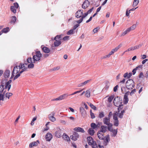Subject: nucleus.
<instances>
[{
	"label": "nucleus",
	"mask_w": 148,
	"mask_h": 148,
	"mask_svg": "<svg viewBox=\"0 0 148 148\" xmlns=\"http://www.w3.org/2000/svg\"><path fill=\"white\" fill-rule=\"evenodd\" d=\"M42 56V54L39 51L36 52L35 54L33 56V59L31 58L27 59L28 64H20L18 66L15 67L12 72L11 77H14V80L17 79L20 75V74L27 68H32L34 67L35 61H39Z\"/></svg>",
	"instance_id": "1"
},
{
	"label": "nucleus",
	"mask_w": 148,
	"mask_h": 148,
	"mask_svg": "<svg viewBox=\"0 0 148 148\" xmlns=\"http://www.w3.org/2000/svg\"><path fill=\"white\" fill-rule=\"evenodd\" d=\"M122 44L121 43L119 44L117 47L112 49L111 51L108 54L103 57L102 58L104 59L109 58L111 55L113 54L115 52H117L118 50L122 47Z\"/></svg>",
	"instance_id": "2"
},
{
	"label": "nucleus",
	"mask_w": 148,
	"mask_h": 148,
	"mask_svg": "<svg viewBox=\"0 0 148 148\" xmlns=\"http://www.w3.org/2000/svg\"><path fill=\"white\" fill-rule=\"evenodd\" d=\"M126 88L129 89H132L134 86V82L133 80L129 79L127 81L126 83Z\"/></svg>",
	"instance_id": "3"
},
{
	"label": "nucleus",
	"mask_w": 148,
	"mask_h": 148,
	"mask_svg": "<svg viewBox=\"0 0 148 148\" xmlns=\"http://www.w3.org/2000/svg\"><path fill=\"white\" fill-rule=\"evenodd\" d=\"M110 118L107 117L104 118L103 120V122L104 124L107 125L108 126V129L111 130L110 128L111 127H112V125L110 122Z\"/></svg>",
	"instance_id": "4"
},
{
	"label": "nucleus",
	"mask_w": 148,
	"mask_h": 148,
	"mask_svg": "<svg viewBox=\"0 0 148 148\" xmlns=\"http://www.w3.org/2000/svg\"><path fill=\"white\" fill-rule=\"evenodd\" d=\"M53 40H55L54 44L55 47L59 46L61 43V36H60L57 35L53 39Z\"/></svg>",
	"instance_id": "5"
},
{
	"label": "nucleus",
	"mask_w": 148,
	"mask_h": 148,
	"mask_svg": "<svg viewBox=\"0 0 148 148\" xmlns=\"http://www.w3.org/2000/svg\"><path fill=\"white\" fill-rule=\"evenodd\" d=\"M113 102L114 105L117 107L120 106L122 103V100L121 98L117 97L114 98Z\"/></svg>",
	"instance_id": "6"
},
{
	"label": "nucleus",
	"mask_w": 148,
	"mask_h": 148,
	"mask_svg": "<svg viewBox=\"0 0 148 148\" xmlns=\"http://www.w3.org/2000/svg\"><path fill=\"white\" fill-rule=\"evenodd\" d=\"M119 111L118 112H116L113 115V119L114 120V125L116 126H117L119 125V121L118 119L117 116L119 114Z\"/></svg>",
	"instance_id": "7"
},
{
	"label": "nucleus",
	"mask_w": 148,
	"mask_h": 148,
	"mask_svg": "<svg viewBox=\"0 0 148 148\" xmlns=\"http://www.w3.org/2000/svg\"><path fill=\"white\" fill-rule=\"evenodd\" d=\"M62 133L61 130L59 128H57L55 132V135L57 138H60L62 136Z\"/></svg>",
	"instance_id": "8"
},
{
	"label": "nucleus",
	"mask_w": 148,
	"mask_h": 148,
	"mask_svg": "<svg viewBox=\"0 0 148 148\" xmlns=\"http://www.w3.org/2000/svg\"><path fill=\"white\" fill-rule=\"evenodd\" d=\"M79 137V135L78 133L75 132L73 134L70 136L71 138L73 140L76 141Z\"/></svg>",
	"instance_id": "9"
},
{
	"label": "nucleus",
	"mask_w": 148,
	"mask_h": 148,
	"mask_svg": "<svg viewBox=\"0 0 148 148\" xmlns=\"http://www.w3.org/2000/svg\"><path fill=\"white\" fill-rule=\"evenodd\" d=\"M55 114L54 112H53L48 115L49 119L53 122H54L56 120L55 118L54 117Z\"/></svg>",
	"instance_id": "10"
},
{
	"label": "nucleus",
	"mask_w": 148,
	"mask_h": 148,
	"mask_svg": "<svg viewBox=\"0 0 148 148\" xmlns=\"http://www.w3.org/2000/svg\"><path fill=\"white\" fill-rule=\"evenodd\" d=\"M38 143H39V142L38 140H37L36 141L32 142L29 144V147L30 148H32L34 146H36L38 145Z\"/></svg>",
	"instance_id": "11"
},
{
	"label": "nucleus",
	"mask_w": 148,
	"mask_h": 148,
	"mask_svg": "<svg viewBox=\"0 0 148 148\" xmlns=\"http://www.w3.org/2000/svg\"><path fill=\"white\" fill-rule=\"evenodd\" d=\"M45 138L47 141H50L52 139L53 136L50 133H48L45 136Z\"/></svg>",
	"instance_id": "12"
},
{
	"label": "nucleus",
	"mask_w": 148,
	"mask_h": 148,
	"mask_svg": "<svg viewBox=\"0 0 148 148\" xmlns=\"http://www.w3.org/2000/svg\"><path fill=\"white\" fill-rule=\"evenodd\" d=\"M89 2L88 0H85L82 4V7L83 8H86L89 5Z\"/></svg>",
	"instance_id": "13"
},
{
	"label": "nucleus",
	"mask_w": 148,
	"mask_h": 148,
	"mask_svg": "<svg viewBox=\"0 0 148 148\" xmlns=\"http://www.w3.org/2000/svg\"><path fill=\"white\" fill-rule=\"evenodd\" d=\"M87 139L88 143L90 145H92V144H94L95 142L94 140L92 138L91 136L88 137L87 138Z\"/></svg>",
	"instance_id": "14"
},
{
	"label": "nucleus",
	"mask_w": 148,
	"mask_h": 148,
	"mask_svg": "<svg viewBox=\"0 0 148 148\" xmlns=\"http://www.w3.org/2000/svg\"><path fill=\"white\" fill-rule=\"evenodd\" d=\"M83 13L81 10H79L76 13H75V17L77 18H79L82 16Z\"/></svg>",
	"instance_id": "15"
},
{
	"label": "nucleus",
	"mask_w": 148,
	"mask_h": 148,
	"mask_svg": "<svg viewBox=\"0 0 148 148\" xmlns=\"http://www.w3.org/2000/svg\"><path fill=\"white\" fill-rule=\"evenodd\" d=\"M73 130L77 132H81L83 133L85 132V131L84 130L79 127H76L73 129Z\"/></svg>",
	"instance_id": "16"
},
{
	"label": "nucleus",
	"mask_w": 148,
	"mask_h": 148,
	"mask_svg": "<svg viewBox=\"0 0 148 148\" xmlns=\"http://www.w3.org/2000/svg\"><path fill=\"white\" fill-rule=\"evenodd\" d=\"M104 133L101 131H99L98 132L97 135L98 137L100 139H103V138L104 136H103Z\"/></svg>",
	"instance_id": "17"
},
{
	"label": "nucleus",
	"mask_w": 148,
	"mask_h": 148,
	"mask_svg": "<svg viewBox=\"0 0 148 148\" xmlns=\"http://www.w3.org/2000/svg\"><path fill=\"white\" fill-rule=\"evenodd\" d=\"M41 48H42V49L43 51L45 53H48L50 52V50L47 47H42V46L41 47Z\"/></svg>",
	"instance_id": "18"
},
{
	"label": "nucleus",
	"mask_w": 148,
	"mask_h": 148,
	"mask_svg": "<svg viewBox=\"0 0 148 148\" xmlns=\"http://www.w3.org/2000/svg\"><path fill=\"white\" fill-rule=\"evenodd\" d=\"M101 130L99 131H101L102 132L104 133L106 132L107 130V128L108 129V127L105 125H102L101 126Z\"/></svg>",
	"instance_id": "19"
},
{
	"label": "nucleus",
	"mask_w": 148,
	"mask_h": 148,
	"mask_svg": "<svg viewBox=\"0 0 148 148\" xmlns=\"http://www.w3.org/2000/svg\"><path fill=\"white\" fill-rule=\"evenodd\" d=\"M130 32V31L127 28L125 31L122 32L120 35L119 36L121 37L124 36Z\"/></svg>",
	"instance_id": "20"
},
{
	"label": "nucleus",
	"mask_w": 148,
	"mask_h": 148,
	"mask_svg": "<svg viewBox=\"0 0 148 148\" xmlns=\"http://www.w3.org/2000/svg\"><path fill=\"white\" fill-rule=\"evenodd\" d=\"M111 128V130H110L109 129H108V130L112 132L113 133V136H115L117 133V130H114V129H113L112 128V127H110Z\"/></svg>",
	"instance_id": "21"
},
{
	"label": "nucleus",
	"mask_w": 148,
	"mask_h": 148,
	"mask_svg": "<svg viewBox=\"0 0 148 148\" xmlns=\"http://www.w3.org/2000/svg\"><path fill=\"white\" fill-rule=\"evenodd\" d=\"M90 89L86 90L85 91V96L88 98L90 96Z\"/></svg>",
	"instance_id": "22"
},
{
	"label": "nucleus",
	"mask_w": 148,
	"mask_h": 148,
	"mask_svg": "<svg viewBox=\"0 0 148 148\" xmlns=\"http://www.w3.org/2000/svg\"><path fill=\"white\" fill-rule=\"evenodd\" d=\"M88 132L89 134L91 136L93 135L95 132L93 129L92 128H89L88 130Z\"/></svg>",
	"instance_id": "23"
},
{
	"label": "nucleus",
	"mask_w": 148,
	"mask_h": 148,
	"mask_svg": "<svg viewBox=\"0 0 148 148\" xmlns=\"http://www.w3.org/2000/svg\"><path fill=\"white\" fill-rule=\"evenodd\" d=\"M63 138L65 140L69 141L70 140V139L69 136L65 134H64L62 135Z\"/></svg>",
	"instance_id": "24"
},
{
	"label": "nucleus",
	"mask_w": 148,
	"mask_h": 148,
	"mask_svg": "<svg viewBox=\"0 0 148 148\" xmlns=\"http://www.w3.org/2000/svg\"><path fill=\"white\" fill-rule=\"evenodd\" d=\"M136 24H134L132 26L128 28L130 32L131 31L135 30L136 28Z\"/></svg>",
	"instance_id": "25"
},
{
	"label": "nucleus",
	"mask_w": 148,
	"mask_h": 148,
	"mask_svg": "<svg viewBox=\"0 0 148 148\" xmlns=\"http://www.w3.org/2000/svg\"><path fill=\"white\" fill-rule=\"evenodd\" d=\"M10 72L8 70H6L4 73V75L5 78H7L9 77L10 75Z\"/></svg>",
	"instance_id": "26"
},
{
	"label": "nucleus",
	"mask_w": 148,
	"mask_h": 148,
	"mask_svg": "<svg viewBox=\"0 0 148 148\" xmlns=\"http://www.w3.org/2000/svg\"><path fill=\"white\" fill-rule=\"evenodd\" d=\"M68 95L67 94H64L62 95H61L59 96L60 100H62L65 99V97L68 96Z\"/></svg>",
	"instance_id": "27"
},
{
	"label": "nucleus",
	"mask_w": 148,
	"mask_h": 148,
	"mask_svg": "<svg viewBox=\"0 0 148 148\" xmlns=\"http://www.w3.org/2000/svg\"><path fill=\"white\" fill-rule=\"evenodd\" d=\"M110 140V138L109 136H106V138L104 140V145H107L108 143Z\"/></svg>",
	"instance_id": "28"
},
{
	"label": "nucleus",
	"mask_w": 148,
	"mask_h": 148,
	"mask_svg": "<svg viewBox=\"0 0 148 148\" xmlns=\"http://www.w3.org/2000/svg\"><path fill=\"white\" fill-rule=\"evenodd\" d=\"M80 111L82 115H85L86 114V111L84 108L82 107H81L80 108Z\"/></svg>",
	"instance_id": "29"
},
{
	"label": "nucleus",
	"mask_w": 148,
	"mask_h": 148,
	"mask_svg": "<svg viewBox=\"0 0 148 148\" xmlns=\"http://www.w3.org/2000/svg\"><path fill=\"white\" fill-rule=\"evenodd\" d=\"M86 17L85 15L82 14V16H81V18L79 20H77L76 21V22L78 24L81 23L83 21V19L85 18Z\"/></svg>",
	"instance_id": "30"
},
{
	"label": "nucleus",
	"mask_w": 148,
	"mask_h": 148,
	"mask_svg": "<svg viewBox=\"0 0 148 148\" xmlns=\"http://www.w3.org/2000/svg\"><path fill=\"white\" fill-rule=\"evenodd\" d=\"M139 0H134L133 1L132 6L134 7L136 6L138 3Z\"/></svg>",
	"instance_id": "31"
},
{
	"label": "nucleus",
	"mask_w": 148,
	"mask_h": 148,
	"mask_svg": "<svg viewBox=\"0 0 148 148\" xmlns=\"http://www.w3.org/2000/svg\"><path fill=\"white\" fill-rule=\"evenodd\" d=\"M4 90V86L2 85H0V94H2Z\"/></svg>",
	"instance_id": "32"
},
{
	"label": "nucleus",
	"mask_w": 148,
	"mask_h": 148,
	"mask_svg": "<svg viewBox=\"0 0 148 148\" xmlns=\"http://www.w3.org/2000/svg\"><path fill=\"white\" fill-rule=\"evenodd\" d=\"M9 30V28L8 27H7L6 28H4L3 29L1 32L3 33H6L8 32Z\"/></svg>",
	"instance_id": "33"
},
{
	"label": "nucleus",
	"mask_w": 148,
	"mask_h": 148,
	"mask_svg": "<svg viewBox=\"0 0 148 148\" xmlns=\"http://www.w3.org/2000/svg\"><path fill=\"white\" fill-rule=\"evenodd\" d=\"M16 8H15L13 6H12L10 8L11 10L14 13H15L16 12Z\"/></svg>",
	"instance_id": "34"
},
{
	"label": "nucleus",
	"mask_w": 148,
	"mask_h": 148,
	"mask_svg": "<svg viewBox=\"0 0 148 148\" xmlns=\"http://www.w3.org/2000/svg\"><path fill=\"white\" fill-rule=\"evenodd\" d=\"M91 127L93 129H94L96 128H97L98 127V125H96L95 123H92L90 125Z\"/></svg>",
	"instance_id": "35"
},
{
	"label": "nucleus",
	"mask_w": 148,
	"mask_h": 148,
	"mask_svg": "<svg viewBox=\"0 0 148 148\" xmlns=\"http://www.w3.org/2000/svg\"><path fill=\"white\" fill-rule=\"evenodd\" d=\"M84 88H83V89H82L80 90L77 91H75L73 92V93L69 95H75V94H76L78 93H79L80 92H82L83 90H84Z\"/></svg>",
	"instance_id": "36"
},
{
	"label": "nucleus",
	"mask_w": 148,
	"mask_h": 148,
	"mask_svg": "<svg viewBox=\"0 0 148 148\" xmlns=\"http://www.w3.org/2000/svg\"><path fill=\"white\" fill-rule=\"evenodd\" d=\"M125 112V111L124 110H123L121 112V113L119 114L118 115L119 117L120 118H122L123 113Z\"/></svg>",
	"instance_id": "37"
},
{
	"label": "nucleus",
	"mask_w": 148,
	"mask_h": 148,
	"mask_svg": "<svg viewBox=\"0 0 148 148\" xmlns=\"http://www.w3.org/2000/svg\"><path fill=\"white\" fill-rule=\"evenodd\" d=\"M16 19V18L15 16H12V20L11 21V23H13L14 24L15 23Z\"/></svg>",
	"instance_id": "38"
},
{
	"label": "nucleus",
	"mask_w": 148,
	"mask_h": 148,
	"mask_svg": "<svg viewBox=\"0 0 148 148\" xmlns=\"http://www.w3.org/2000/svg\"><path fill=\"white\" fill-rule=\"evenodd\" d=\"M12 95V93H7L5 94V97L8 99H9L10 97Z\"/></svg>",
	"instance_id": "39"
},
{
	"label": "nucleus",
	"mask_w": 148,
	"mask_h": 148,
	"mask_svg": "<svg viewBox=\"0 0 148 148\" xmlns=\"http://www.w3.org/2000/svg\"><path fill=\"white\" fill-rule=\"evenodd\" d=\"M88 104L90 106L92 109H94V110H96V107L93 104L90 103H88Z\"/></svg>",
	"instance_id": "40"
},
{
	"label": "nucleus",
	"mask_w": 148,
	"mask_h": 148,
	"mask_svg": "<svg viewBox=\"0 0 148 148\" xmlns=\"http://www.w3.org/2000/svg\"><path fill=\"white\" fill-rule=\"evenodd\" d=\"M124 99L125 100V103H127L128 101V99L127 98V96L126 94H125L124 96Z\"/></svg>",
	"instance_id": "41"
},
{
	"label": "nucleus",
	"mask_w": 148,
	"mask_h": 148,
	"mask_svg": "<svg viewBox=\"0 0 148 148\" xmlns=\"http://www.w3.org/2000/svg\"><path fill=\"white\" fill-rule=\"evenodd\" d=\"M121 90L122 92L123 93H126V92H127L125 88L124 87H121Z\"/></svg>",
	"instance_id": "42"
},
{
	"label": "nucleus",
	"mask_w": 148,
	"mask_h": 148,
	"mask_svg": "<svg viewBox=\"0 0 148 148\" xmlns=\"http://www.w3.org/2000/svg\"><path fill=\"white\" fill-rule=\"evenodd\" d=\"M11 86V85H8V84H6L5 87L4 88V89L8 88V90L9 91L10 88Z\"/></svg>",
	"instance_id": "43"
},
{
	"label": "nucleus",
	"mask_w": 148,
	"mask_h": 148,
	"mask_svg": "<svg viewBox=\"0 0 148 148\" xmlns=\"http://www.w3.org/2000/svg\"><path fill=\"white\" fill-rule=\"evenodd\" d=\"M73 32H74V30L71 29L69 30L67 32V34L68 35H71V34H73Z\"/></svg>",
	"instance_id": "44"
},
{
	"label": "nucleus",
	"mask_w": 148,
	"mask_h": 148,
	"mask_svg": "<svg viewBox=\"0 0 148 148\" xmlns=\"http://www.w3.org/2000/svg\"><path fill=\"white\" fill-rule=\"evenodd\" d=\"M36 119H37V117H34L33 119L32 120V121H31V125H34V122L35 121H36Z\"/></svg>",
	"instance_id": "45"
},
{
	"label": "nucleus",
	"mask_w": 148,
	"mask_h": 148,
	"mask_svg": "<svg viewBox=\"0 0 148 148\" xmlns=\"http://www.w3.org/2000/svg\"><path fill=\"white\" fill-rule=\"evenodd\" d=\"M104 116V113L103 112H100L99 114V117L100 118H101Z\"/></svg>",
	"instance_id": "46"
},
{
	"label": "nucleus",
	"mask_w": 148,
	"mask_h": 148,
	"mask_svg": "<svg viewBox=\"0 0 148 148\" xmlns=\"http://www.w3.org/2000/svg\"><path fill=\"white\" fill-rule=\"evenodd\" d=\"M91 145H92V148H98L97 144L96 143V142H95L94 144H92Z\"/></svg>",
	"instance_id": "47"
},
{
	"label": "nucleus",
	"mask_w": 148,
	"mask_h": 148,
	"mask_svg": "<svg viewBox=\"0 0 148 148\" xmlns=\"http://www.w3.org/2000/svg\"><path fill=\"white\" fill-rule=\"evenodd\" d=\"M4 100V95L2 94H0V102L1 101Z\"/></svg>",
	"instance_id": "48"
},
{
	"label": "nucleus",
	"mask_w": 148,
	"mask_h": 148,
	"mask_svg": "<svg viewBox=\"0 0 148 148\" xmlns=\"http://www.w3.org/2000/svg\"><path fill=\"white\" fill-rule=\"evenodd\" d=\"M114 98V97L113 96H111L110 97L108 98V101L109 102H111L112 100Z\"/></svg>",
	"instance_id": "49"
},
{
	"label": "nucleus",
	"mask_w": 148,
	"mask_h": 148,
	"mask_svg": "<svg viewBox=\"0 0 148 148\" xmlns=\"http://www.w3.org/2000/svg\"><path fill=\"white\" fill-rule=\"evenodd\" d=\"M69 36H65L63 38V40H64V41L67 40H69Z\"/></svg>",
	"instance_id": "50"
},
{
	"label": "nucleus",
	"mask_w": 148,
	"mask_h": 148,
	"mask_svg": "<svg viewBox=\"0 0 148 148\" xmlns=\"http://www.w3.org/2000/svg\"><path fill=\"white\" fill-rule=\"evenodd\" d=\"M142 46V45L141 44H139L138 45L134 46L135 49H138L140 48Z\"/></svg>",
	"instance_id": "51"
},
{
	"label": "nucleus",
	"mask_w": 148,
	"mask_h": 148,
	"mask_svg": "<svg viewBox=\"0 0 148 148\" xmlns=\"http://www.w3.org/2000/svg\"><path fill=\"white\" fill-rule=\"evenodd\" d=\"M90 113L91 118L92 119L94 118L95 117V116L94 115V114L92 112V110H91L90 111Z\"/></svg>",
	"instance_id": "52"
},
{
	"label": "nucleus",
	"mask_w": 148,
	"mask_h": 148,
	"mask_svg": "<svg viewBox=\"0 0 148 148\" xmlns=\"http://www.w3.org/2000/svg\"><path fill=\"white\" fill-rule=\"evenodd\" d=\"M143 66V65H140L136 67V68L137 69V70L139 69V70H140L142 69Z\"/></svg>",
	"instance_id": "53"
},
{
	"label": "nucleus",
	"mask_w": 148,
	"mask_h": 148,
	"mask_svg": "<svg viewBox=\"0 0 148 148\" xmlns=\"http://www.w3.org/2000/svg\"><path fill=\"white\" fill-rule=\"evenodd\" d=\"M14 7L15 8H16L17 9L18 8L19 5L17 3H14Z\"/></svg>",
	"instance_id": "54"
},
{
	"label": "nucleus",
	"mask_w": 148,
	"mask_h": 148,
	"mask_svg": "<svg viewBox=\"0 0 148 148\" xmlns=\"http://www.w3.org/2000/svg\"><path fill=\"white\" fill-rule=\"evenodd\" d=\"M91 81L90 79L86 80L83 82L84 85L89 83Z\"/></svg>",
	"instance_id": "55"
},
{
	"label": "nucleus",
	"mask_w": 148,
	"mask_h": 148,
	"mask_svg": "<svg viewBox=\"0 0 148 148\" xmlns=\"http://www.w3.org/2000/svg\"><path fill=\"white\" fill-rule=\"evenodd\" d=\"M118 88V85L116 86L114 88L113 90L114 92H116Z\"/></svg>",
	"instance_id": "56"
},
{
	"label": "nucleus",
	"mask_w": 148,
	"mask_h": 148,
	"mask_svg": "<svg viewBox=\"0 0 148 148\" xmlns=\"http://www.w3.org/2000/svg\"><path fill=\"white\" fill-rule=\"evenodd\" d=\"M67 117L70 120H72L73 121H75V118L72 116L68 117Z\"/></svg>",
	"instance_id": "57"
},
{
	"label": "nucleus",
	"mask_w": 148,
	"mask_h": 148,
	"mask_svg": "<svg viewBox=\"0 0 148 148\" xmlns=\"http://www.w3.org/2000/svg\"><path fill=\"white\" fill-rule=\"evenodd\" d=\"M20 117V116H18L17 118L16 119V120H15V122H14L15 124H16L18 122V120L19 119Z\"/></svg>",
	"instance_id": "58"
},
{
	"label": "nucleus",
	"mask_w": 148,
	"mask_h": 148,
	"mask_svg": "<svg viewBox=\"0 0 148 148\" xmlns=\"http://www.w3.org/2000/svg\"><path fill=\"white\" fill-rule=\"evenodd\" d=\"M128 10L127 9L126 11V16H128L129 17L130 16V13L129 12H128Z\"/></svg>",
	"instance_id": "59"
},
{
	"label": "nucleus",
	"mask_w": 148,
	"mask_h": 148,
	"mask_svg": "<svg viewBox=\"0 0 148 148\" xmlns=\"http://www.w3.org/2000/svg\"><path fill=\"white\" fill-rule=\"evenodd\" d=\"M79 24H76L75 25L74 27L73 28V29L74 30H75L76 28H77L79 26Z\"/></svg>",
	"instance_id": "60"
},
{
	"label": "nucleus",
	"mask_w": 148,
	"mask_h": 148,
	"mask_svg": "<svg viewBox=\"0 0 148 148\" xmlns=\"http://www.w3.org/2000/svg\"><path fill=\"white\" fill-rule=\"evenodd\" d=\"M143 75L142 72H140L139 75V77L140 78H143Z\"/></svg>",
	"instance_id": "61"
},
{
	"label": "nucleus",
	"mask_w": 148,
	"mask_h": 148,
	"mask_svg": "<svg viewBox=\"0 0 148 148\" xmlns=\"http://www.w3.org/2000/svg\"><path fill=\"white\" fill-rule=\"evenodd\" d=\"M84 85L83 82L82 83H81L79 84H78V87H80L83 86H84Z\"/></svg>",
	"instance_id": "62"
},
{
	"label": "nucleus",
	"mask_w": 148,
	"mask_h": 148,
	"mask_svg": "<svg viewBox=\"0 0 148 148\" xmlns=\"http://www.w3.org/2000/svg\"><path fill=\"white\" fill-rule=\"evenodd\" d=\"M93 8H92L91 9H90L89 10H88L87 12V13L88 14H90V13L92 11L93 9Z\"/></svg>",
	"instance_id": "63"
},
{
	"label": "nucleus",
	"mask_w": 148,
	"mask_h": 148,
	"mask_svg": "<svg viewBox=\"0 0 148 148\" xmlns=\"http://www.w3.org/2000/svg\"><path fill=\"white\" fill-rule=\"evenodd\" d=\"M98 29L97 28H95L94 29L93 31V32L94 33H95L97 32Z\"/></svg>",
	"instance_id": "64"
}]
</instances>
